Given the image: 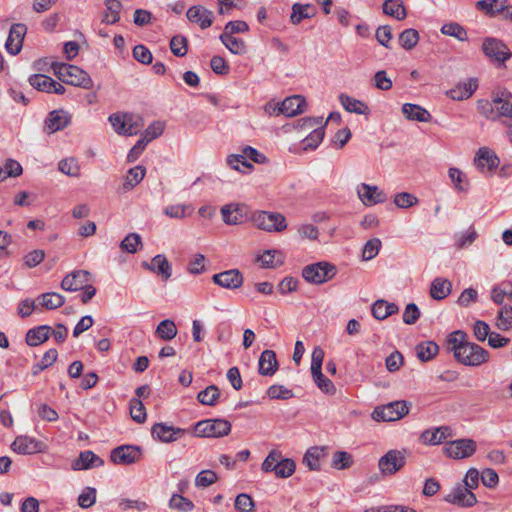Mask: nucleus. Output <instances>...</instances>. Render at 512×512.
Instances as JSON below:
<instances>
[{"label": "nucleus", "instance_id": "nucleus-1", "mask_svg": "<svg viewBox=\"0 0 512 512\" xmlns=\"http://www.w3.org/2000/svg\"><path fill=\"white\" fill-rule=\"evenodd\" d=\"M477 110L488 120L496 121L502 117L512 119V93L505 88L493 90L491 100L477 101Z\"/></svg>", "mask_w": 512, "mask_h": 512}, {"label": "nucleus", "instance_id": "nucleus-2", "mask_svg": "<svg viewBox=\"0 0 512 512\" xmlns=\"http://www.w3.org/2000/svg\"><path fill=\"white\" fill-rule=\"evenodd\" d=\"M52 68L57 78L66 84L84 89H91L93 87V80L89 74L78 66L54 63Z\"/></svg>", "mask_w": 512, "mask_h": 512}, {"label": "nucleus", "instance_id": "nucleus-3", "mask_svg": "<svg viewBox=\"0 0 512 512\" xmlns=\"http://www.w3.org/2000/svg\"><path fill=\"white\" fill-rule=\"evenodd\" d=\"M231 427V423L226 419H206L194 425V432L198 437L220 438L228 435Z\"/></svg>", "mask_w": 512, "mask_h": 512}, {"label": "nucleus", "instance_id": "nucleus-4", "mask_svg": "<svg viewBox=\"0 0 512 512\" xmlns=\"http://www.w3.org/2000/svg\"><path fill=\"white\" fill-rule=\"evenodd\" d=\"M252 221L257 228L267 232H281L287 228L286 218L278 212L256 211Z\"/></svg>", "mask_w": 512, "mask_h": 512}, {"label": "nucleus", "instance_id": "nucleus-5", "mask_svg": "<svg viewBox=\"0 0 512 512\" xmlns=\"http://www.w3.org/2000/svg\"><path fill=\"white\" fill-rule=\"evenodd\" d=\"M484 55L498 66H504L505 62L512 57V52L501 40L487 37L482 43Z\"/></svg>", "mask_w": 512, "mask_h": 512}, {"label": "nucleus", "instance_id": "nucleus-6", "mask_svg": "<svg viewBox=\"0 0 512 512\" xmlns=\"http://www.w3.org/2000/svg\"><path fill=\"white\" fill-rule=\"evenodd\" d=\"M455 359L466 366H480L489 359V353L476 343L467 342L462 349L456 353Z\"/></svg>", "mask_w": 512, "mask_h": 512}, {"label": "nucleus", "instance_id": "nucleus-7", "mask_svg": "<svg viewBox=\"0 0 512 512\" xmlns=\"http://www.w3.org/2000/svg\"><path fill=\"white\" fill-rule=\"evenodd\" d=\"M336 274L334 265L328 262H318L307 265L302 270V277L309 283L322 284L332 279Z\"/></svg>", "mask_w": 512, "mask_h": 512}, {"label": "nucleus", "instance_id": "nucleus-8", "mask_svg": "<svg viewBox=\"0 0 512 512\" xmlns=\"http://www.w3.org/2000/svg\"><path fill=\"white\" fill-rule=\"evenodd\" d=\"M406 464L405 451L392 449L387 451L378 461V468L383 475L391 476L400 471Z\"/></svg>", "mask_w": 512, "mask_h": 512}, {"label": "nucleus", "instance_id": "nucleus-9", "mask_svg": "<svg viewBox=\"0 0 512 512\" xmlns=\"http://www.w3.org/2000/svg\"><path fill=\"white\" fill-rule=\"evenodd\" d=\"M409 412L406 401H394L373 411V418L376 421H395L401 419Z\"/></svg>", "mask_w": 512, "mask_h": 512}, {"label": "nucleus", "instance_id": "nucleus-10", "mask_svg": "<svg viewBox=\"0 0 512 512\" xmlns=\"http://www.w3.org/2000/svg\"><path fill=\"white\" fill-rule=\"evenodd\" d=\"M476 442L473 439H457L445 444L444 453L453 459H464L476 452Z\"/></svg>", "mask_w": 512, "mask_h": 512}, {"label": "nucleus", "instance_id": "nucleus-11", "mask_svg": "<svg viewBox=\"0 0 512 512\" xmlns=\"http://www.w3.org/2000/svg\"><path fill=\"white\" fill-rule=\"evenodd\" d=\"M142 449L137 445H121L110 453V460L118 465H131L140 461Z\"/></svg>", "mask_w": 512, "mask_h": 512}, {"label": "nucleus", "instance_id": "nucleus-12", "mask_svg": "<svg viewBox=\"0 0 512 512\" xmlns=\"http://www.w3.org/2000/svg\"><path fill=\"white\" fill-rule=\"evenodd\" d=\"M444 501L462 508H469L477 503V498L470 489L458 483L444 496Z\"/></svg>", "mask_w": 512, "mask_h": 512}, {"label": "nucleus", "instance_id": "nucleus-13", "mask_svg": "<svg viewBox=\"0 0 512 512\" xmlns=\"http://www.w3.org/2000/svg\"><path fill=\"white\" fill-rule=\"evenodd\" d=\"M186 433L185 429L170 426L166 423H155L151 428V435L153 439L163 442L171 443L177 441Z\"/></svg>", "mask_w": 512, "mask_h": 512}, {"label": "nucleus", "instance_id": "nucleus-14", "mask_svg": "<svg viewBox=\"0 0 512 512\" xmlns=\"http://www.w3.org/2000/svg\"><path fill=\"white\" fill-rule=\"evenodd\" d=\"M499 163L500 160L498 156L487 147H481L476 152L474 165L482 173L487 171L492 174L498 167Z\"/></svg>", "mask_w": 512, "mask_h": 512}, {"label": "nucleus", "instance_id": "nucleus-15", "mask_svg": "<svg viewBox=\"0 0 512 512\" xmlns=\"http://www.w3.org/2000/svg\"><path fill=\"white\" fill-rule=\"evenodd\" d=\"M212 281L222 288L235 290L243 285L244 277L238 269H230L214 274Z\"/></svg>", "mask_w": 512, "mask_h": 512}, {"label": "nucleus", "instance_id": "nucleus-16", "mask_svg": "<svg viewBox=\"0 0 512 512\" xmlns=\"http://www.w3.org/2000/svg\"><path fill=\"white\" fill-rule=\"evenodd\" d=\"M357 194L366 206L384 203L387 200L386 193L375 185L362 183L357 188Z\"/></svg>", "mask_w": 512, "mask_h": 512}, {"label": "nucleus", "instance_id": "nucleus-17", "mask_svg": "<svg viewBox=\"0 0 512 512\" xmlns=\"http://www.w3.org/2000/svg\"><path fill=\"white\" fill-rule=\"evenodd\" d=\"M26 33L27 27L25 24L16 23L11 26L5 43V48L9 54L15 56L20 53Z\"/></svg>", "mask_w": 512, "mask_h": 512}, {"label": "nucleus", "instance_id": "nucleus-18", "mask_svg": "<svg viewBox=\"0 0 512 512\" xmlns=\"http://www.w3.org/2000/svg\"><path fill=\"white\" fill-rule=\"evenodd\" d=\"M306 105L307 103L303 96L293 95L285 98L281 104L275 105L273 110H277L278 114L293 117L304 112Z\"/></svg>", "mask_w": 512, "mask_h": 512}, {"label": "nucleus", "instance_id": "nucleus-19", "mask_svg": "<svg viewBox=\"0 0 512 512\" xmlns=\"http://www.w3.org/2000/svg\"><path fill=\"white\" fill-rule=\"evenodd\" d=\"M186 17L191 23L200 26L201 29H207L213 24L214 14L202 5L191 6L187 12Z\"/></svg>", "mask_w": 512, "mask_h": 512}, {"label": "nucleus", "instance_id": "nucleus-20", "mask_svg": "<svg viewBox=\"0 0 512 512\" xmlns=\"http://www.w3.org/2000/svg\"><path fill=\"white\" fill-rule=\"evenodd\" d=\"M142 267L151 272L157 273L163 280H168L172 275V267L163 254H157L151 262H142Z\"/></svg>", "mask_w": 512, "mask_h": 512}, {"label": "nucleus", "instance_id": "nucleus-21", "mask_svg": "<svg viewBox=\"0 0 512 512\" xmlns=\"http://www.w3.org/2000/svg\"><path fill=\"white\" fill-rule=\"evenodd\" d=\"M71 122V116L64 110H53L48 114L45 120L46 128L49 133H54L65 129Z\"/></svg>", "mask_w": 512, "mask_h": 512}, {"label": "nucleus", "instance_id": "nucleus-22", "mask_svg": "<svg viewBox=\"0 0 512 512\" xmlns=\"http://www.w3.org/2000/svg\"><path fill=\"white\" fill-rule=\"evenodd\" d=\"M41 448L42 443L40 441L27 436H18L11 444V449L22 455L40 452Z\"/></svg>", "mask_w": 512, "mask_h": 512}, {"label": "nucleus", "instance_id": "nucleus-23", "mask_svg": "<svg viewBox=\"0 0 512 512\" xmlns=\"http://www.w3.org/2000/svg\"><path fill=\"white\" fill-rule=\"evenodd\" d=\"M278 369L276 353L273 350H264L258 360V372L262 376H273Z\"/></svg>", "mask_w": 512, "mask_h": 512}, {"label": "nucleus", "instance_id": "nucleus-24", "mask_svg": "<svg viewBox=\"0 0 512 512\" xmlns=\"http://www.w3.org/2000/svg\"><path fill=\"white\" fill-rule=\"evenodd\" d=\"M451 436L452 430L449 426H440L423 431L420 438L427 445H438Z\"/></svg>", "mask_w": 512, "mask_h": 512}, {"label": "nucleus", "instance_id": "nucleus-25", "mask_svg": "<svg viewBox=\"0 0 512 512\" xmlns=\"http://www.w3.org/2000/svg\"><path fill=\"white\" fill-rule=\"evenodd\" d=\"M88 275L89 273L84 270L73 271L63 278L61 288L69 292L81 290L84 287V283L87 282Z\"/></svg>", "mask_w": 512, "mask_h": 512}, {"label": "nucleus", "instance_id": "nucleus-26", "mask_svg": "<svg viewBox=\"0 0 512 512\" xmlns=\"http://www.w3.org/2000/svg\"><path fill=\"white\" fill-rule=\"evenodd\" d=\"M104 464L102 458L96 455L93 451L86 450L79 454V457L73 463L74 470H87L95 467H100Z\"/></svg>", "mask_w": 512, "mask_h": 512}, {"label": "nucleus", "instance_id": "nucleus-27", "mask_svg": "<svg viewBox=\"0 0 512 512\" xmlns=\"http://www.w3.org/2000/svg\"><path fill=\"white\" fill-rule=\"evenodd\" d=\"M52 328L48 325H41L32 329H29L26 333V343L29 346H38L47 341L51 336Z\"/></svg>", "mask_w": 512, "mask_h": 512}, {"label": "nucleus", "instance_id": "nucleus-28", "mask_svg": "<svg viewBox=\"0 0 512 512\" xmlns=\"http://www.w3.org/2000/svg\"><path fill=\"white\" fill-rule=\"evenodd\" d=\"M402 113L408 119L418 122H429L432 118L430 112L420 105L405 103L402 106Z\"/></svg>", "mask_w": 512, "mask_h": 512}, {"label": "nucleus", "instance_id": "nucleus-29", "mask_svg": "<svg viewBox=\"0 0 512 512\" xmlns=\"http://www.w3.org/2000/svg\"><path fill=\"white\" fill-rule=\"evenodd\" d=\"M452 289V284L445 278H435L431 283L430 295L435 300H442L446 298Z\"/></svg>", "mask_w": 512, "mask_h": 512}, {"label": "nucleus", "instance_id": "nucleus-30", "mask_svg": "<svg viewBox=\"0 0 512 512\" xmlns=\"http://www.w3.org/2000/svg\"><path fill=\"white\" fill-rule=\"evenodd\" d=\"M415 351L421 362H427L438 354L439 346L434 341H423L416 345Z\"/></svg>", "mask_w": 512, "mask_h": 512}, {"label": "nucleus", "instance_id": "nucleus-31", "mask_svg": "<svg viewBox=\"0 0 512 512\" xmlns=\"http://www.w3.org/2000/svg\"><path fill=\"white\" fill-rule=\"evenodd\" d=\"M339 101H340L341 105L343 106V108L350 113L363 115V114H366V112L368 110V107L364 102H362L358 99H355V98H353L347 94H344V93H341L339 95Z\"/></svg>", "mask_w": 512, "mask_h": 512}, {"label": "nucleus", "instance_id": "nucleus-32", "mask_svg": "<svg viewBox=\"0 0 512 512\" xmlns=\"http://www.w3.org/2000/svg\"><path fill=\"white\" fill-rule=\"evenodd\" d=\"M383 13L394 17L397 20H403L406 18V8L402 0H385L382 5Z\"/></svg>", "mask_w": 512, "mask_h": 512}, {"label": "nucleus", "instance_id": "nucleus-33", "mask_svg": "<svg viewBox=\"0 0 512 512\" xmlns=\"http://www.w3.org/2000/svg\"><path fill=\"white\" fill-rule=\"evenodd\" d=\"M223 221L228 225L240 224L243 220L242 207L234 204H227L221 208Z\"/></svg>", "mask_w": 512, "mask_h": 512}, {"label": "nucleus", "instance_id": "nucleus-34", "mask_svg": "<svg viewBox=\"0 0 512 512\" xmlns=\"http://www.w3.org/2000/svg\"><path fill=\"white\" fill-rule=\"evenodd\" d=\"M316 13L315 7L311 4L295 3L292 6L290 20L293 24H299L303 19L312 18Z\"/></svg>", "mask_w": 512, "mask_h": 512}, {"label": "nucleus", "instance_id": "nucleus-35", "mask_svg": "<svg viewBox=\"0 0 512 512\" xmlns=\"http://www.w3.org/2000/svg\"><path fill=\"white\" fill-rule=\"evenodd\" d=\"M37 300L40 305L49 310L57 309L65 303V297L56 292L43 293Z\"/></svg>", "mask_w": 512, "mask_h": 512}, {"label": "nucleus", "instance_id": "nucleus-36", "mask_svg": "<svg viewBox=\"0 0 512 512\" xmlns=\"http://www.w3.org/2000/svg\"><path fill=\"white\" fill-rule=\"evenodd\" d=\"M219 38L231 53L236 55H242L246 53L247 48L244 40L223 33Z\"/></svg>", "mask_w": 512, "mask_h": 512}, {"label": "nucleus", "instance_id": "nucleus-37", "mask_svg": "<svg viewBox=\"0 0 512 512\" xmlns=\"http://www.w3.org/2000/svg\"><path fill=\"white\" fill-rule=\"evenodd\" d=\"M105 13L103 22L106 24H115L120 19V11L122 4L118 0H106L105 1Z\"/></svg>", "mask_w": 512, "mask_h": 512}, {"label": "nucleus", "instance_id": "nucleus-38", "mask_svg": "<svg viewBox=\"0 0 512 512\" xmlns=\"http://www.w3.org/2000/svg\"><path fill=\"white\" fill-rule=\"evenodd\" d=\"M145 173V168L140 165L129 169L125 182L123 184L124 191H129L136 185H138L143 180Z\"/></svg>", "mask_w": 512, "mask_h": 512}, {"label": "nucleus", "instance_id": "nucleus-39", "mask_svg": "<svg viewBox=\"0 0 512 512\" xmlns=\"http://www.w3.org/2000/svg\"><path fill=\"white\" fill-rule=\"evenodd\" d=\"M313 380L317 387L325 394L334 395L336 393V387L333 382L327 378L323 373L322 369L311 372Z\"/></svg>", "mask_w": 512, "mask_h": 512}, {"label": "nucleus", "instance_id": "nucleus-40", "mask_svg": "<svg viewBox=\"0 0 512 512\" xmlns=\"http://www.w3.org/2000/svg\"><path fill=\"white\" fill-rule=\"evenodd\" d=\"M155 333L161 339L169 341L176 337L177 327L173 320L165 319L158 324Z\"/></svg>", "mask_w": 512, "mask_h": 512}, {"label": "nucleus", "instance_id": "nucleus-41", "mask_svg": "<svg viewBox=\"0 0 512 512\" xmlns=\"http://www.w3.org/2000/svg\"><path fill=\"white\" fill-rule=\"evenodd\" d=\"M28 81L33 88L46 93H51V87L54 85V79L44 74H34Z\"/></svg>", "mask_w": 512, "mask_h": 512}, {"label": "nucleus", "instance_id": "nucleus-42", "mask_svg": "<svg viewBox=\"0 0 512 512\" xmlns=\"http://www.w3.org/2000/svg\"><path fill=\"white\" fill-rule=\"evenodd\" d=\"M323 448L312 447L303 457V463L312 471L320 469V458L323 456Z\"/></svg>", "mask_w": 512, "mask_h": 512}, {"label": "nucleus", "instance_id": "nucleus-43", "mask_svg": "<svg viewBox=\"0 0 512 512\" xmlns=\"http://www.w3.org/2000/svg\"><path fill=\"white\" fill-rule=\"evenodd\" d=\"M446 341L448 350L453 352L454 357H456V353H458V351L462 349V346L466 345V343L468 342L466 340V333L461 330H456L450 333L447 336Z\"/></svg>", "mask_w": 512, "mask_h": 512}, {"label": "nucleus", "instance_id": "nucleus-44", "mask_svg": "<svg viewBox=\"0 0 512 512\" xmlns=\"http://www.w3.org/2000/svg\"><path fill=\"white\" fill-rule=\"evenodd\" d=\"M324 135V126L315 128L305 139H303V150H315L322 142Z\"/></svg>", "mask_w": 512, "mask_h": 512}, {"label": "nucleus", "instance_id": "nucleus-45", "mask_svg": "<svg viewBox=\"0 0 512 512\" xmlns=\"http://www.w3.org/2000/svg\"><path fill=\"white\" fill-rule=\"evenodd\" d=\"M441 33L456 38L459 41H467L468 34L463 26L458 23L450 22L441 27Z\"/></svg>", "mask_w": 512, "mask_h": 512}, {"label": "nucleus", "instance_id": "nucleus-46", "mask_svg": "<svg viewBox=\"0 0 512 512\" xmlns=\"http://www.w3.org/2000/svg\"><path fill=\"white\" fill-rule=\"evenodd\" d=\"M142 247V239L138 233H129L120 242V249L124 252L134 254Z\"/></svg>", "mask_w": 512, "mask_h": 512}, {"label": "nucleus", "instance_id": "nucleus-47", "mask_svg": "<svg viewBox=\"0 0 512 512\" xmlns=\"http://www.w3.org/2000/svg\"><path fill=\"white\" fill-rule=\"evenodd\" d=\"M219 396L220 391L218 387L215 385H210L198 393L197 399L203 405L213 406L217 402Z\"/></svg>", "mask_w": 512, "mask_h": 512}, {"label": "nucleus", "instance_id": "nucleus-48", "mask_svg": "<svg viewBox=\"0 0 512 512\" xmlns=\"http://www.w3.org/2000/svg\"><path fill=\"white\" fill-rule=\"evenodd\" d=\"M296 469V464L294 460L290 458H283L280 453V457L277 464L276 477L278 478H288L290 477Z\"/></svg>", "mask_w": 512, "mask_h": 512}, {"label": "nucleus", "instance_id": "nucleus-49", "mask_svg": "<svg viewBox=\"0 0 512 512\" xmlns=\"http://www.w3.org/2000/svg\"><path fill=\"white\" fill-rule=\"evenodd\" d=\"M418 41L419 33L413 28L405 29L399 35L400 45L406 50L413 49L417 45Z\"/></svg>", "mask_w": 512, "mask_h": 512}, {"label": "nucleus", "instance_id": "nucleus-50", "mask_svg": "<svg viewBox=\"0 0 512 512\" xmlns=\"http://www.w3.org/2000/svg\"><path fill=\"white\" fill-rule=\"evenodd\" d=\"M449 178L451 179L452 183L454 184V188L458 192H467L468 190V181L464 175V173L455 167H451L448 170Z\"/></svg>", "mask_w": 512, "mask_h": 512}, {"label": "nucleus", "instance_id": "nucleus-51", "mask_svg": "<svg viewBox=\"0 0 512 512\" xmlns=\"http://www.w3.org/2000/svg\"><path fill=\"white\" fill-rule=\"evenodd\" d=\"M129 406L132 419L137 423H144L147 414L142 401L138 398H132L129 402Z\"/></svg>", "mask_w": 512, "mask_h": 512}, {"label": "nucleus", "instance_id": "nucleus-52", "mask_svg": "<svg viewBox=\"0 0 512 512\" xmlns=\"http://www.w3.org/2000/svg\"><path fill=\"white\" fill-rule=\"evenodd\" d=\"M169 507L180 512H189L193 510L194 504L180 494H173L169 501Z\"/></svg>", "mask_w": 512, "mask_h": 512}, {"label": "nucleus", "instance_id": "nucleus-53", "mask_svg": "<svg viewBox=\"0 0 512 512\" xmlns=\"http://www.w3.org/2000/svg\"><path fill=\"white\" fill-rule=\"evenodd\" d=\"M353 459L351 454L345 451H337L332 457V467L338 470H343L351 467Z\"/></svg>", "mask_w": 512, "mask_h": 512}, {"label": "nucleus", "instance_id": "nucleus-54", "mask_svg": "<svg viewBox=\"0 0 512 512\" xmlns=\"http://www.w3.org/2000/svg\"><path fill=\"white\" fill-rule=\"evenodd\" d=\"M227 163L232 169L241 171L243 173H245L246 170L253 168L252 164L247 162L246 156L243 152L242 154L228 156Z\"/></svg>", "mask_w": 512, "mask_h": 512}, {"label": "nucleus", "instance_id": "nucleus-55", "mask_svg": "<svg viewBox=\"0 0 512 512\" xmlns=\"http://www.w3.org/2000/svg\"><path fill=\"white\" fill-rule=\"evenodd\" d=\"M165 124L161 121H154L151 123L142 134L141 138L145 140V142L149 143L157 137L161 136L164 132Z\"/></svg>", "mask_w": 512, "mask_h": 512}, {"label": "nucleus", "instance_id": "nucleus-56", "mask_svg": "<svg viewBox=\"0 0 512 512\" xmlns=\"http://www.w3.org/2000/svg\"><path fill=\"white\" fill-rule=\"evenodd\" d=\"M381 240L379 238H373L366 242L362 252V259L365 261L372 260L376 257L381 248Z\"/></svg>", "mask_w": 512, "mask_h": 512}, {"label": "nucleus", "instance_id": "nucleus-57", "mask_svg": "<svg viewBox=\"0 0 512 512\" xmlns=\"http://www.w3.org/2000/svg\"><path fill=\"white\" fill-rule=\"evenodd\" d=\"M142 127V118L138 115L126 113L125 130L123 135H135Z\"/></svg>", "mask_w": 512, "mask_h": 512}, {"label": "nucleus", "instance_id": "nucleus-58", "mask_svg": "<svg viewBox=\"0 0 512 512\" xmlns=\"http://www.w3.org/2000/svg\"><path fill=\"white\" fill-rule=\"evenodd\" d=\"M171 52L177 57H183L188 52L187 39L184 36L176 35L170 41Z\"/></svg>", "mask_w": 512, "mask_h": 512}, {"label": "nucleus", "instance_id": "nucleus-59", "mask_svg": "<svg viewBox=\"0 0 512 512\" xmlns=\"http://www.w3.org/2000/svg\"><path fill=\"white\" fill-rule=\"evenodd\" d=\"M58 169L62 173L66 174L68 176H72V177L79 176V172H80V167L78 165V162L74 158H67V159L61 160L58 164Z\"/></svg>", "mask_w": 512, "mask_h": 512}, {"label": "nucleus", "instance_id": "nucleus-60", "mask_svg": "<svg viewBox=\"0 0 512 512\" xmlns=\"http://www.w3.org/2000/svg\"><path fill=\"white\" fill-rule=\"evenodd\" d=\"M97 491L93 487H86L78 497V505L87 509L93 506L96 502Z\"/></svg>", "mask_w": 512, "mask_h": 512}, {"label": "nucleus", "instance_id": "nucleus-61", "mask_svg": "<svg viewBox=\"0 0 512 512\" xmlns=\"http://www.w3.org/2000/svg\"><path fill=\"white\" fill-rule=\"evenodd\" d=\"M267 395L270 399H290L293 397V391L284 387L283 385H271L267 390Z\"/></svg>", "mask_w": 512, "mask_h": 512}, {"label": "nucleus", "instance_id": "nucleus-62", "mask_svg": "<svg viewBox=\"0 0 512 512\" xmlns=\"http://www.w3.org/2000/svg\"><path fill=\"white\" fill-rule=\"evenodd\" d=\"M234 506L240 512H252L255 504L250 495L241 493L236 496Z\"/></svg>", "mask_w": 512, "mask_h": 512}, {"label": "nucleus", "instance_id": "nucleus-63", "mask_svg": "<svg viewBox=\"0 0 512 512\" xmlns=\"http://www.w3.org/2000/svg\"><path fill=\"white\" fill-rule=\"evenodd\" d=\"M218 477L214 471L203 470L195 478V485L197 487H208L217 481Z\"/></svg>", "mask_w": 512, "mask_h": 512}, {"label": "nucleus", "instance_id": "nucleus-64", "mask_svg": "<svg viewBox=\"0 0 512 512\" xmlns=\"http://www.w3.org/2000/svg\"><path fill=\"white\" fill-rule=\"evenodd\" d=\"M512 324V306H504L498 312L497 326L501 330H508Z\"/></svg>", "mask_w": 512, "mask_h": 512}]
</instances>
